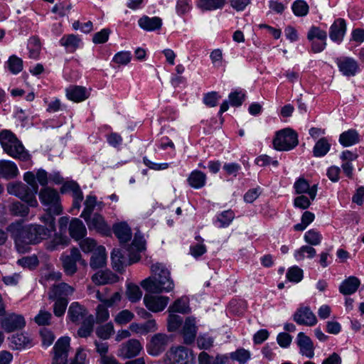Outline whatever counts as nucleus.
<instances>
[{
  "mask_svg": "<svg viewBox=\"0 0 364 364\" xmlns=\"http://www.w3.org/2000/svg\"><path fill=\"white\" fill-rule=\"evenodd\" d=\"M59 44L64 47L66 52L75 53L81 46V38L75 34H65L59 41Z\"/></svg>",
  "mask_w": 364,
  "mask_h": 364,
  "instance_id": "5701e85b",
  "label": "nucleus"
},
{
  "mask_svg": "<svg viewBox=\"0 0 364 364\" xmlns=\"http://www.w3.org/2000/svg\"><path fill=\"white\" fill-rule=\"evenodd\" d=\"M119 277L110 270H100L92 277V282L97 285L113 284L118 281Z\"/></svg>",
  "mask_w": 364,
  "mask_h": 364,
  "instance_id": "a878e982",
  "label": "nucleus"
},
{
  "mask_svg": "<svg viewBox=\"0 0 364 364\" xmlns=\"http://www.w3.org/2000/svg\"><path fill=\"white\" fill-rule=\"evenodd\" d=\"M294 321L299 325L314 326L317 323L315 314L308 306L299 308L293 316Z\"/></svg>",
  "mask_w": 364,
  "mask_h": 364,
  "instance_id": "2eb2a0df",
  "label": "nucleus"
},
{
  "mask_svg": "<svg viewBox=\"0 0 364 364\" xmlns=\"http://www.w3.org/2000/svg\"><path fill=\"white\" fill-rule=\"evenodd\" d=\"M298 135L295 131L286 128L279 131L273 140L274 148L278 151H289L297 146Z\"/></svg>",
  "mask_w": 364,
  "mask_h": 364,
  "instance_id": "1a4fd4ad",
  "label": "nucleus"
},
{
  "mask_svg": "<svg viewBox=\"0 0 364 364\" xmlns=\"http://www.w3.org/2000/svg\"><path fill=\"white\" fill-rule=\"evenodd\" d=\"M331 144L328 140L325 138H321L314 145L313 149L314 156L316 157L324 156L330 150Z\"/></svg>",
  "mask_w": 364,
  "mask_h": 364,
  "instance_id": "4c0bfd02",
  "label": "nucleus"
},
{
  "mask_svg": "<svg viewBox=\"0 0 364 364\" xmlns=\"http://www.w3.org/2000/svg\"><path fill=\"white\" fill-rule=\"evenodd\" d=\"M81 323L82 325L77 331V335L81 338H87L90 336L93 331L95 323L93 315L90 314Z\"/></svg>",
  "mask_w": 364,
  "mask_h": 364,
  "instance_id": "e433bc0d",
  "label": "nucleus"
},
{
  "mask_svg": "<svg viewBox=\"0 0 364 364\" xmlns=\"http://www.w3.org/2000/svg\"><path fill=\"white\" fill-rule=\"evenodd\" d=\"M95 333L99 338L107 340L109 338L112 334L114 333V326L111 322L107 323L105 325L97 327Z\"/></svg>",
  "mask_w": 364,
  "mask_h": 364,
  "instance_id": "3c124183",
  "label": "nucleus"
},
{
  "mask_svg": "<svg viewBox=\"0 0 364 364\" xmlns=\"http://www.w3.org/2000/svg\"><path fill=\"white\" fill-rule=\"evenodd\" d=\"M131 60V53L128 51H121L114 55L112 61L117 64L125 65Z\"/></svg>",
  "mask_w": 364,
  "mask_h": 364,
  "instance_id": "338daca9",
  "label": "nucleus"
},
{
  "mask_svg": "<svg viewBox=\"0 0 364 364\" xmlns=\"http://www.w3.org/2000/svg\"><path fill=\"white\" fill-rule=\"evenodd\" d=\"M296 343L301 355L308 358H314L315 347L310 337L304 333L300 332L297 335Z\"/></svg>",
  "mask_w": 364,
  "mask_h": 364,
  "instance_id": "aec40b11",
  "label": "nucleus"
},
{
  "mask_svg": "<svg viewBox=\"0 0 364 364\" xmlns=\"http://www.w3.org/2000/svg\"><path fill=\"white\" fill-rule=\"evenodd\" d=\"M17 263L23 267L33 269L38 265L39 262L38 257L33 255L31 257H24L18 259Z\"/></svg>",
  "mask_w": 364,
  "mask_h": 364,
  "instance_id": "e2e57ef3",
  "label": "nucleus"
},
{
  "mask_svg": "<svg viewBox=\"0 0 364 364\" xmlns=\"http://www.w3.org/2000/svg\"><path fill=\"white\" fill-rule=\"evenodd\" d=\"M235 218V213L231 210L222 212L217 216L215 223H218L219 228L228 227Z\"/></svg>",
  "mask_w": 364,
  "mask_h": 364,
  "instance_id": "de8ad7c7",
  "label": "nucleus"
},
{
  "mask_svg": "<svg viewBox=\"0 0 364 364\" xmlns=\"http://www.w3.org/2000/svg\"><path fill=\"white\" fill-rule=\"evenodd\" d=\"M7 66L12 74L16 75L23 70V60L21 58L13 55L7 60Z\"/></svg>",
  "mask_w": 364,
  "mask_h": 364,
  "instance_id": "a18cd8bd",
  "label": "nucleus"
},
{
  "mask_svg": "<svg viewBox=\"0 0 364 364\" xmlns=\"http://www.w3.org/2000/svg\"><path fill=\"white\" fill-rule=\"evenodd\" d=\"M360 284V280L357 277L351 276L341 283L339 291L343 295H350L357 291Z\"/></svg>",
  "mask_w": 364,
  "mask_h": 364,
  "instance_id": "2f4dec72",
  "label": "nucleus"
},
{
  "mask_svg": "<svg viewBox=\"0 0 364 364\" xmlns=\"http://www.w3.org/2000/svg\"><path fill=\"white\" fill-rule=\"evenodd\" d=\"M142 349L143 346L140 341L132 338L119 346L117 355L123 359L132 358L137 356Z\"/></svg>",
  "mask_w": 364,
  "mask_h": 364,
  "instance_id": "ddd939ff",
  "label": "nucleus"
},
{
  "mask_svg": "<svg viewBox=\"0 0 364 364\" xmlns=\"http://www.w3.org/2000/svg\"><path fill=\"white\" fill-rule=\"evenodd\" d=\"M38 197L42 205L46 207V212L53 213L54 215L62 214L60 197L55 189L50 187L43 188L38 193Z\"/></svg>",
  "mask_w": 364,
  "mask_h": 364,
  "instance_id": "423d86ee",
  "label": "nucleus"
},
{
  "mask_svg": "<svg viewBox=\"0 0 364 364\" xmlns=\"http://www.w3.org/2000/svg\"><path fill=\"white\" fill-rule=\"evenodd\" d=\"M295 192L297 194L308 193L310 198L314 200L317 193V185L314 184L311 187L309 182L304 178H299L294 185Z\"/></svg>",
  "mask_w": 364,
  "mask_h": 364,
  "instance_id": "393cba45",
  "label": "nucleus"
},
{
  "mask_svg": "<svg viewBox=\"0 0 364 364\" xmlns=\"http://www.w3.org/2000/svg\"><path fill=\"white\" fill-rule=\"evenodd\" d=\"M85 222L90 230H95L105 236L110 235L111 228L102 215L95 213L92 217L85 220Z\"/></svg>",
  "mask_w": 364,
  "mask_h": 364,
  "instance_id": "4468645a",
  "label": "nucleus"
},
{
  "mask_svg": "<svg viewBox=\"0 0 364 364\" xmlns=\"http://www.w3.org/2000/svg\"><path fill=\"white\" fill-rule=\"evenodd\" d=\"M197 326L194 318L188 317L184 322L181 330L184 343L189 345L193 343L196 337Z\"/></svg>",
  "mask_w": 364,
  "mask_h": 364,
  "instance_id": "412c9836",
  "label": "nucleus"
},
{
  "mask_svg": "<svg viewBox=\"0 0 364 364\" xmlns=\"http://www.w3.org/2000/svg\"><path fill=\"white\" fill-rule=\"evenodd\" d=\"M183 323V318L181 316L170 314L167 319V330L168 332H175Z\"/></svg>",
  "mask_w": 364,
  "mask_h": 364,
  "instance_id": "8fccbe9b",
  "label": "nucleus"
},
{
  "mask_svg": "<svg viewBox=\"0 0 364 364\" xmlns=\"http://www.w3.org/2000/svg\"><path fill=\"white\" fill-rule=\"evenodd\" d=\"M169 301L168 296L152 294H145L144 303L146 307L152 312L163 311L167 306Z\"/></svg>",
  "mask_w": 364,
  "mask_h": 364,
  "instance_id": "dca6fc26",
  "label": "nucleus"
},
{
  "mask_svg": "<svg viewBox=\"0 0 364 364\" xmlns=\"http://www.w3.org/2000/svg\"><path fill=\"white\" fill-rule=\"evenodd\" d=\"M287 277L291 282H299L303 278V271L298 267H293L288 270Z\"/></svg>",
  "mask_w": 364,
  "mask_h": 364,
  "instance_id": "0e129e2a",
  "label": "nucleus"
},
{
  "mask_svg": "<svg viewBox=\"0 0 364 364\" xmlns=\"http://www.w3.org/2000/svg\"><path fill=\"white\" fill-rule=\"evenodd\" d=\"M0 144L4 151L14 159L27 161L31 158L21 141L10 130L4 129L0 132Z\"/></svg>",
  "mask_w": 364,
  "mask_h": 364,
  "instance_id": "20e7f679",
  "label": "nucleus"
},
{
  "mask_svg": "<svg viewBox=\"0 0 364 364\" xmlns=\"http://www.w3.org/2000/svg\"><path fill=\"white\" fill-rule=\"evenodd\" d=\"M228 358L224 355L210 356L203 351L198 355V364H227Z\"/></svg>",
  "mask_w": 364,
  "mask_h": 364,
  "instance_id": "c9c22d12",
  "label": "nucleus"
},
{
  "mask_svg": "<svg viewBox=\"0 0 364 364\" xmlns=\"http://www.w3.org/2000/svg\"><path fill=\"white\" fill-rule=\"evenodd\" d=\"M189 301L187 297H181L176 300L168 308L170 312H178L181 314L189 313Z\"/></svg>",
  "mask_w": 364,
  "mask_h": 364,
  "instance_id": "58836bf2",
  "label": "nucleus"
},
{
  "mask_svg": "<svg viewBox=\"0 0 364 364\" xmlns=\"http://www.w3.org/2000/svg\"><path fill=\"white\" fill-rule=\"evenodd\" d=\"M69 233L73 239L80 240L86 235L87 230L80 219L73 218L70 223Z\"/></svg>",
  "mask_w": 364,
  "mask_h": 364,
  "instance_id": "cd10ccee",
  "label": "nucleus"
},
{
  "mask_svg": "<svg viewBox=\"0 0 364 364\" xmlns=\"http://www.w3.org/2000/svg\"><path fill=\"white\" fill-rule=\"evenodd\" d=\"M134 317V315L132 312L129 310H122L117 314L114 318V321L119 324L124 325L130 322Z\"/></svg>",
  "mask_w": 364,
  "mask_h": 364,
  "instance_id": "bf43d9fd",
  "label": "nucleus"
},
{
  "mask_svg": "<svg viewBox=\"0 0 364 364\" xmlns=\"http://www.w3.org/2000/svg\"><path fill=\"white\" fill-rule=\"evenodd\" d=\"M230 358L237 361L240 364H245L250 358V353L244 348H240L230 353Z\"/></svg>",
  "mask_w": 364,
  "mask_h": 364,
  "instance_id": "864d4df0",
  "label": "nucleus"
},
{
  "mask_svg": "<svg viewBox=\"0 0 364 364\" xmlns=\"http://www.w3.org/2000/svg\"><path fill=\"white\" fill-rule=\"evenodd\" d=\"M198 347L200 349H209L213 345V338L208 335H200L197 338Z\"/></svg>",
  "mask_w": 364,
  "mask_h": 364,
  "instance_id": "69168bd1",
  "label": "nucleus"
},
{
  "mask_svg": "<svg viewBox=\"0 0 364 364\" xmlns=\"http://www.w3.org/2000/svg\"><path fill=\"white\" fill-rule=\"evenodd\" d=\"M60 260L64 272L68 276H72L77 272V262L86 265L85 261L82 259L80 252L77 247L72 248L70 255H62Z\"/></svg>",
  "mask_w": 364,
  "mask_h": 364,
  "instance_id": "f8f14e48",
  "label": "nucleus"
},
{
  "mask_svg": "<svg viewBox=\"0 0 364 364\" xmlns=\"http://www.w3.org/2000/svg\"><path fill=\"white\" fill-rule=\"evenodd\" d=\"M139 26L144 30L151 31L161 28L162 21L159 17H152L144 16L139 19Z\"/></svg>",
  "mask_w": 364,
  "mask_h": 364,
  "instance_id": "473e14b6",
  "label": "nucleus"
},
{
  "mask_svg": "<svg viewBox=\"0 0 364 364\" xmlns=\"http://www.w3.org/2000/svg\"><path fill=\"white\" fill-rule=\"evenodd\" d=\"M170 342L169 336L161 333H156L146 344L147 353L152 356H159L166 350Z\"/></svg>",
  "mask_w": 364,
  "mask_h": 364,
  "instance_id": "9d476101",
  "label": "nucleus"
},
{
  "mask_svg": "<svg viewBox=\"0 0 364 364\" xmlns=\"http://www.w3.org/2000/svg\"><path fill=\"white\" fill-rule=\"evenodd\" d=\"M75 292V288L65 282L54 284L49 292V299H68Z\"/></svg>",
  "mask_w": 364,
  "mask_h": 364,
  "instance_id": "a211bd4d",
  "label": "nucleus"
},
{
  "mask_svg": "<svg viewBox=\"0 0 364 364\" xmlns=\"http://www.w3.org/2000/svg\"><path fill=\"white\" fill-rule=\"evenodd\" d=\"M360 141V136L355 129H348L341 133L339 136L340 144L345 147L356 144Z\"/></svg>",
  "mask_w": 364,
  "mask_h": 364,
  "instance_id": "7c9ffc66",
  "label": "nucleus"
},
{
  "mask_svg": "<svg viewBox=\"0 0 364 364\" xmlns=\"http://www.w3.org/2000/svg\"><path fill=\"white\" fill-rule=\"evenodd\" d=\"M89 315L87 309L83 305L74 301L68 307L67 316L72 323L79 324Z\"/></svg>",
  "mask_w": 364,
  "mask_h": 364,
  "instance_id": "6ab92c4d",
  "label": "nucleus"
},
{
  "mask_svg": "<svg viewBox=\"0 0 364 364\" xmlns=\"http://www.w3.org/2000/svg\"><path fill=\"white\" fill-rule=\"evenodd\" d=\"M187 181L192 188H201L205 185L206 175L200 171L195 170L191 173Z\"/></svg>",
  "mask_w": 364,
  "mask_h": 364,
  "instance_id": "72a5a7b5",
  "label": "nucleus"
},
{
  "mask_svg": "<svg viewBox=\"0 0 364 364\" xmlns=\"http://www.w3.org/2000/svg\"><path fill=\"white\" fill-rule=\"evenodd\" d=\"M55 215L53 213L46 212L45 215L40 218L41 221L46 225L45 228L48 229L50 232L55 230Z\"/></svg>",
  "mask_w": 364,
  "mask_h": 364,
  "instance_id": "4d7b16f0",
  "label": "nucleus"
},
{
  "mask_svg": "<svg viewBox=\"0 0 364 364\" xmlns=\"http://www.w3.org/2000/svg\"><path fill=\"white\" fill-rule=\"evenodd\" d=\"M305 241L311 245H318L322 240L321 234L315 229L307 231L304 235Z\"/></svg>",
  "mask_w": 364,
  "mask_h": 364,
  "instance_id": "603ef678",
  "label": "nucleus"
},
{
  "mask_svg": "<svg viewBox=\"0 0 364 364\" xmlns=\"http://www.w3.org/2000/svg\"><path fill=\"white\" fill-rule=\"evenodd\" d=\"M314 38H317L318 41H326L327 33L318 27L312 26L308 32L307 39L312 41Z\"/></svg>",
  "mask_w": 364,
  "mask_h": 364,
  "instance_id": "6e6d98bb",
  "label": "nucleus"
},
{
  "mask_svg": "<svg viewBox=\"0 0 364 364\" xmlns=\"http://www.w3.org/2000/svg\"><path fill=\"white\" fill-rule=\"evenodd\" d=\"M339 71L345 76H354L357 73L359 66L355 60L349 57H340L336 60Z\"/></svg>",
  "mask_w": 364,
  "mask_h": 364,
  "instance_id": "f3484780",
  "label": "nucleus"
},
{
  "mask_svg": "<svg viewBox=\"0 0 364 364\" xmlns=\"http://www.w3.org/2000/svg\"><path fill=\"white\" fill-rule=\"evenodd\" d=\"M85 208L80 217L85 220L91 217V214L97 206V198L95 196H87L84 203Z\"/></svg>",
  "mask_w": 364,
  "mask_h": 364,
  "instance_id": "79ce46f5",
  "label": "nucleus"
},
{
  "mask_svg": "<svg viewBox=\"0 0 364 364\" xmlns=\"http://www.w3.org/2000/svg\"><path fill=\"white\" fill-rule=\"evenodd\" d=\"M112 229L122 245H125L131 240V229L126 223H117L113 225Z\"/></svg>",
  "mask_w": 364,
  "mask_h": 364,
  "instance_id": "bb28decb",
  "label": "nucleus"
},
{
  "mask_svg": "<svg viewBox=\"0 0 364 364\" xmlns=\"http://www.w3.org/2000/svg\"><path fill=\"white\" fill-rule=\"evenodd\" d=\"M7 231L11 234L18 251L24 249V245L38 243L51 234L45 226L36 224L23 226L20 222L9 225Z\"/></svg>",
  "mask_w": 364,
  "mask_h": 364,
  "instance_id": "f257e3e1",
  "label": "nucleus"
},
{
  "mask_svg": "<svg viewBox=\"0 0 364 364\" xmlns=\"http://www.w3.org/2000/svg\"><path fill=\"white\" fill-rule=\"evenodd\" d=\"M30 343V338L24 333H18L10 338V348L13 350H21Z\"/></svg>",
  "mask_w": 364,
  "mask_h": 364,
  "instance_id": "f704fd0d",
  "label": "nucleus"
},
{
  "mask_svg": "<svg viewBox=\"0 0 364 364\" xmlns=\"http://www.w3.org/2000/svg\"><path fill=\"white\" fill-rule=\"evenodd\" d=\"M0 319V326L6 333H11L23 329L26 326L24 317L18 314H4Z\"/></svg>",
  "mask_w": 364,
  "mask_h": 364,
  "instance_id": "9b49d317",
  "label": "nucleus"
},
{
  "mask_svg": "<svg viewBox=\"0 0 364 364\" xmlns=\"http://www.w3.org/2000/svg\"><path fill=\"white\" fill-rule=\"evenodd\" d=\"M109 318L108 309L105 304H99L96 308L95 319L97 323H102L107 321Z\"/></svg>",
  "mask_w": 364,
  "mask_h": 364,
  "instance_id": "13d9d810",
  "label": "nucleus"
},
{
  "mask_svg": "<svg viewBox=\"0 0 364 364\" xmlns=\"http://www.w3.org/2000/svg\"><path fill=\"white\" fill-rule=\"evenodd\" d=\"M9 211L15 216L26 217L29 213V208L19 201H16L10 205Z\"/></svg>",
  "mask_w": 364,
  "mask_h": 364,
  "instance_id": "c03bdc74",
  "label": "nucleus"
},
{
  "mask_svg": "<svg viewBox=\"0 0 364 364\" xmlns=\"http://www.w3.org/2000/svg\"><path fill=\"white\" fill-rule=\"evenodd\" d=\"M70 349V338L62 337L58 340L53 347V358L52 364H68V351ZM87 354L84 350L79 348L75 358L70 364H86Z\"/></svg>",
  "mask_w": 364,
  "mask_h": 364,
  "instance_id": "39448f33",
  "label": "nucleus"
},
{
  "mask_svg": "<svg viewBox=\"0 0 364 364\" xmlns=\"http://www.w3.org/2000/svg\"><path fill=\"white\" fill-rule=\"evenodd\" d=\"M225 2L226 0H199L197 5L202 10L212 11L222 9Z\"/></svg>",
  "mask_w": 364,
  "mask_h": 364,
  "instance_id": "a19ab883",
  "label": "nucleus"
},
{
  "mask_svg": "<svg viewBox=\"0 0 364 364\" xmlns=\"http://www.w3.org/2000/svg\"><path fill=\"white\" fill-rule=\"evenodd\" d=\"M52 314L46 310H41L39 313L35 316V321L39 326H46L50 324Z\"/></svg>",
  "mask_w": 364,
  "mask_h": 364,
  "instance_id": "052dcab7",
  "label": "nucleus"
},
{
  "mask_svg": "<svg viewBox=\"0 0 364 364\" xmlns=\"http://www.w3.org/2000/svg\"><path fill=\"white\" fill-rule=\"evenodd\" d=\"M68 98L75 102L84 101L88 98V93L85 87L82 86H70L66 90Z\"/></svg>",
  "mask_w": 364,
  "mask_h": 364,
  "instance_id": "c756f323",
  "label": "nucleus"
},
{
  "mask_svg": "<svg viewBox=\"0 0 364 364\" xmlns=\"http://www.w3.org/2000/svg\"><path fill=\"white\" fill-rule=\"evenodd\" d=\"M220 96L216 92H210L204 95L203 102L210 107H214L218 105Z\"/></svg>",
  "mask_w": 364,
  "mask_h": 364,
  "instance_id": "774afa93",
  "label": "nucleus"
},
{
  "mask_svg": "<svg viewBox=\"0 0 364 364\" xmlns=\"http://www.w3.org/2000/svg\"><path fill=\"white\" fill-rule=\"evenodd\" d=\"M346 32V23L343 18H337L334 21L329 29V37L331 41L340 43Z\"/></svg>",
  "mask_w": 364,
  "mask_h": 364,
  "instance_id": "4be33fe9",
  "label": "nucleus"
},
{
  "mask_svg": "<svg viewBox=\"0 0 364 364\" xmlns=\"http://www.w3.org/2000/svg\"><path fill=\"white\" fill-rule=\"evenodd\" d=\"M294 14L296 16H305L308 14L309 7L304 0H296L291 6Z\"/></svg>",
  "mask_w": 364,
  "mask_h": 364,
  "instance_id": "49530a36",
  "label": "nucleus"
},
{
  "mask_svg": "<svg viewBox=\"0 0 364 364\" xmlns=\"http://www.w3.org/2000/svg\"><path fill=\"white\" fill-rule=\"evenodd\" d=\"M126 295L131 302H136L141 299L142 291L137 285L129 284L127 287Z\"/></svg>",
  "mask_w": 364,
  "mask_h": 364,
  "instance_id": "09e8293b",
  "label": "nucleus"
},
{
  "mask_svg": "<svg viewBox=\"0 0 364 364\" xmlns=\"http://www.w3.org/2000/svg\"><path fill=\"white\" fill-rule=\"evenodd\" d=\"M54 301L53 314L57 317H62L68 304V299H51Z\"/></svg>",
  "mask_w": 364,
  "mask_h": 364,
  "instance_id": "5fc2aeb1",
  "label": "nucleus"
},
{
  "mask_svg": "<svg viewBox=\"0 0 364 364\" xmlns=\"http://www.w3.org/2000/svg\"><path fill=\"white\" fill-rule=\"evenodd\" d=\"M79 245L81 250L85 253L91 252L97 247L96 241L90 237L81 240L79 242Z\"/></svg>",
  "mask_w": 364,
  "mask_h": 364,
  "instance_id": "680f3d73",
  "label": "nucleus"
},
{
  "mask_svg": "<svg viewBox=\"0 0 364 364\" xmlns=\"http://www.w3.org/2000/svg\"><path fill=\"white\" fill-rule=\"evenodd\" d=\"M19 175L16 164L11 161L0 160V176L4 179L16 178Z\"/></svg>",
  "mask_w": 364,
  "mask_h": 364,
  "instance_id": "b1692460",
  "label": "nucleus"
},
{
  "mask_svg": "<svg viewBox=\"0 0 364 364\" xmlns=\"http://www.w3.org/2000/svg\"><path fill=\"white\" fill-rule=\"evenodd\" d=\"M316 254V250L311 246L304 245L297 250L294 253V257L296 260L301 261L307 257L311 259Z\"/></svg>",
  "mask_w": 364,
  "mask_h": 364,
  "instance_id": "37998d69",
  "label": "nucleus"
},
{
  "mask_svg": "<svg viewBox=\"0 0 364 364\" xmlns=\"http://www.w3.org/2000/svg\"><path fill=\"white\" fill-rule=\"evenodd\" d=\"M6 191L9 194L15 196L26 202L28 206L37 207L38 205L36 193L21 181L8 183Z\"/></svg>",
  "mask_w": 364,
  "mask_h": 364,
  "instance_id": "6e6552de",
  "label": "nucleus"
},
{
  "mask_svg": "<svg viewBox=\"0 0 364 364\" xmlns=\"http://www.w3.org/2000/svg\"><path fill=\"white\" fill-rule=\"evenodd\" d=\"M28 49L29 50V58L37 59L39 57L41 50V43L38 36H32L28 40Z\"/></svg>",
  "mask_w": 364,
  "mask_h": 364,
  "instance_id": "ea45409f",
  "label": "nucleus"
},
{
  "mask_svg": "<svg viewBox=\"0 0 364 364\" xmlns=\"http://www.w3.org/2000/svg\"><path fill=\"white\" fill-rule=\"evenodd\" d=\"M145 249V242L142 237L135 235L131 245L124 250L114 249L111 254L113 267L120 270L124 266L138 262L141 257L140 252Z\"/></svg>",
  "mask_w": 364,
  "mask_h": 364,
  "instance_id": "7ed1b4c3",
  "label": "nucleus"
},
{
  "mask_svg": "<svg viewBox=\"0 0 364 364\" xmlns=\"http://www.w3.org/2000/svg\"><path fill=\"white\" fill-rule=\"evenodd\" d=\"M193 351L183 346H172L165 354L166 364H194Z\"/></svg>",
  "mask_w": 364,
  "mask_h": 364,
  "instance_id": "0eeeda50",
  "label": "nucleus"
},
{
  "mask_svg": "<svg viewBox=\"0 0 364 364\" xmlns=\"http://www.w3.org/2000/svg\"><path fill=\"white\" fill-rule=\"evenodd\" d=\"M106 259L107 255L105 247L97 246L91 257L90 265L93 269L102 268L106 264Z\"/></svg>",
  "mask_w": 364,
  "mask_h": 364,
  "instance_id": "c85d7f7f",
  "label": "nucleus"
},
{
  "mask_svg": "<svg viewBox=\"0 0 364 364\" xmlns=\"http://www.w3.org/2000/svg\"><path fill=\"white\" fill-rule=\"evenodd\" d=\"M151 271V277L141 282L144 289L153 293L168 292L173 289L174 283L171 279L170 272L164 264L160 263L152 264Z\"/></svg>",
  "mask_w": 364,
  "mask_h": 364,
  "instance_id": "f03ea898",
  "label": "nucleus"
}]
</instances>
